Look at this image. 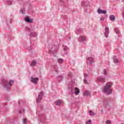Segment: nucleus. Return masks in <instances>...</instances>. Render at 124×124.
I'll use <instances>...</instances> for the list:
<instances>
[{
  "mask_svg": "<svg viewBox=\"0 0 124 124\" xmlns=\"http://www.w3.org/2000/svg\"><path fill=\"white\" fill-rule=\"evenodd\" d=\"M80 38L81 39V40H82V41H85V40H86V37H84L83 36H81L80 37Z\"/></svg>",
  "mask_w": 124,
  "mask_h": 124,
  "instance_id": "nucleus-17",
  "label": "nucleus"
},
{
  "mask_svg": "<svg viewBox=\"0 0 124 124\" xmlns=\"http://www.w3.org/2000/svg\"><path fill=\"white\" fill-rule=\"evenodd\" d=\"M115 16L114 15L110 16V20L111 21H114L115 20Z\"/></svg>",
  "mask_w": 124,
  "mask_h": 124,
  "instance_id": "nucleus-11",
  "label": "nucleus"
},
{
  "mask_svg": "<svg viewBox=\"0 0 124 124\" xmlns=\"http://www.w3.org/2000/svg\"><path fill=\"white\" fill-rule=\"evenodd\" d=\"M84 77H88V75L85 74V75H84Z\"/></svg>",
  "mask_w": 124,
  "mask_h": 124,
  "instance_id": "nucleus-26",
  "label": "nucleus"
},
{
  "mask_svg": "<svg viewBox=\"0 0 124 124\" xmlns=\"http://www.w3.org/2000/svg\"><path fill=\"white\" fill-rule=\"evenodd\" d=\"M27 30H28L29 31H31V29H30V28H29V27H27Z\"/></svg>",
  "mask_w": 124,
  "mask_h": 124,
  "instance_id": "nucleus-24",
  "label": "nucleus"
},
{
  "mask_svg": "<svg viewBox=\"0 0 124 124\" xmlns=\"http://www.w3.org/2000/svg\"><path fill=\"white\" fill-rule=\"evenodd\" d=\"M97 13L98 14H106V13H107V11L98 9L97 10Z\"/></svg>",
  "mask_w": 124,
  "mask_h": 124,
  "instance_id": "nucleus-4",
  "label": "nucleus"
},
{
  "mask_svg": "<svg viewBox=\"0 0 124 124\" xmlns=\"http://www.w3.org/2000/svg\"><path fill=\"white\" fill-rule=\"evenodd\" d=\"M38 80H39V78H31V82L35 85H37Z\"/></svg>",
  "mask_w": 124,
  "mask_h": 124,
  "instance_id": "nucleus-3",
  "label": "nucleus"
},
{
  "mask_svg": "<svg viewBox=\"0 0 124 124\" xmlns=\"http://www.w3.org/2000/svg\"><path fill=\"white\" fill-rule=\"evenodd\" d=\"M84 84H89L87 82V80L85 79L84 81Z\"/></svg>",
  "mask_w": 124,
  "mask_h": 124,
  "instance_id": "nucleus-22",
  "label": "nucleus"
},
{
  "mask_svg": "<svg viewBox=\"0 0 124 124\" xmlns=\"http://www.w3.org/2000/svg\"><path fill=\"white\" fill-rule=\"evenodd\" d=\"M105 35L106 37H108V34H109V28L108 27L105 28Z\"/></svg>",
  "mask_w": 124,
  "mask_h": 124,
  "instance_id": "nucleus-6",
  "label": "nucleus"
},
{
  "mask_svg": "<svg viewBox=\"0 0 124 124\" xmlns=\"http://www.w3.org/2000/svg\"><path fill=\"white\" fill-rule=\"evenodd\" d=\"M106 124H111V121L110 120H107L106 121Z\"/></svg>",
  "mask_w": 124,
  "mask_h": 124,
  "instance_id": "nucleus-18",
  "label": "nucleus"
},
{
  "mask_svg": "<svg viewBox=\"0 0 124 124\" xmlns=\"http://www.w3.org/2000/svg\"><path fill=\"white\" fill-rule=\"evenodd\" d=\"M98 80H100V81H102V82H105V78H100V79H98Z\"/></svg>",
  "mask_w": 124,
  "mask_h": 124,
  "instance_id": "nucleus-19",
  "label": "nucleus"
},
{
  "mask_svg": "<svg viewBox=\"0 0 124 124\" xmlns=\"http://www.w3.org/2000/svg\"><path fill=\"white\" fill-rule=\"evenodd\" d=\"M42 96H43V93L41 92L38 95V98L36 100V102L37 103H38V102H40V101L42 100Z\"/></svg>",
  "mask_w": 124,
  "mask_h": 124,
  "instance_id": "nucleus-2",
  "label": "nucleus"
},
{
  "mask_svg": "<svg viewBox=\"0 0 124 124\" xmlns=\"http://www.w3.org/2000/svg\"><path fill=\"white\" fill-rule=\"evenodd\" d=\"M63 62V59H58V62H59V63H62V62Z\"/></svg>",
  "mask_w": 124,
  "mask_h": 124,
  "instance_id": "nucleus-13",
  "label": "nucleus"
},
{
  "mask_svg": "<svg viewBox=\"0 0 124 124\" xmlns=\"http://www.w3.org/2000/svg\"><path fill=\"white\" fill-rule=\"evenodd\" d=\"M14 81L12 80H10L9 83V87L11 86V85H12V84H13Z\"/></svg>",
  "mask_w": 124,
  "mask_h": 124,
  "instance_id": "nucleus-16",
  "label": "nucleus"
},
{
  "mask_svg": "<svg viewBox=\"0 0 124 124\" xmlns=\"http://www.w3.org/2000/svg\"><path fill=\"white\" fill-rule=\"evenodd\" d=\"M112 86H113V83L109 82L105 85L104 88V93L107 94H111L112 93Z\"/></svg>",
  "mask_w": 124,
  "mask_h": 124,
  "instance_id": "nucleus-1",
  "label": "nucleus"
},
{
  "mask_svg": "<svg viewBox=\"0 0 124 124\" xmlns=\"http://www.w3.org/2000/svg\"><path fill=\"white\" fill-rule=\"evenodd\" d=\"M100 20L101 21H103V20H104V18H101L100 19Z\"/></svg>",
  "mask_w": 124,
  "mask_h": 124,
  "instance_id": "nucleus-23",
  "label": "nucleus"
},
{
  "mask_svg": "<svg viewBox=\"0 0 124 124\" xmlns=\"http://www.w3.org/2000/svg\"><path fill=\"white\" fill-rule=\"evenodd\" d=\"M93 59L92 57H89L87 59V64H92L93 63Z\"/></svg>",
  "mask_w": 124,
  "mask_h": 124,
  "instance_id": "nucleus-5",
  "label": "nucleus"
},
{
  "mask_svg": "<svg viewBox=\"0 0 124 124\" xmlns=\"http://www.w3.org/2000/svg\"><path fill=\"white\" fill-rule=\"evenodd\" d=\"M23 120V124H27V123L28 122V120L26 118H24Z\"/></svg>",
  "mask_w": 124,
  "mask_h": 124,
  "instance_id": "nucleus-15",
  "label": "nucleus"
},
{
  "mask_svg": "<svg viewBox=\"0 0 124 124\" xmlns=\"http://www.w3.org/2000/svg\"><path fill=\"white\" fill-rule=\"evenodd\" d=\"M64 50H65V48H64Z\"/></svg>",
  "mask_w": 124,
  "mask_h": 124,
  "instance_id": "nucleus-27",
  "label": "nucleus"
},
{
  "mask_svg": "<svg viewBox=\"0 0 124 124\" xmlns=\"http://www.w3.org/2000/svg\"><path fill=\"white\" fill-rule=\"evenodd\" d=\"M63 102H62V100H58L56 101V105H60V104H62V103H63Z\"/></svg>",
  "mask_w": 124,
  "mask_h": 124,
  "instance_id": "nucleus-9",
  "label": "nucleus"
},
{
  "mask_svg": "<svg viewBox=\"0 0 124 124\" xmlns=\"http://www.w3.org/2000/svg\"><path fill=\"white\" fill-rule=\"evenodd\" d=\"M104 74H106V70H104Z\"/></svg>",
  "mask_w": 124,
  "mask_h": 124,
  "instance_id": "nucleus-25",
  "label": "nucleus"
},
{
  "mask_svg": "<svg viewBox=\"0 0 124 124\" xmlns=\"http://www.w3.org/2000/svg\"><path fill=\"white\" fill-rule=\"evenodd\" d=\"M89 113L90 114L91 116H94V113L92 110L89 111Z\"/></svg>",
  "mask_w": 124,
  "mask_h": 124,
  "instance_id": "nucleus-12",
  "label": "nucleus"
},
{
  "mask_svg": "<svg viewBox=\"0 0 124 124\" xmlns=\"http://www.w3.org/2000/svg\"><path fill=\"white\" fill-rule=\"evenodd\" d=\"M91 123H92V120H89L88 121L86 122V124H91Z\"/></svg>",
  "mask_w": 124,
  "mask_h": 124,
  "instance_id": "nucleus-21",
  "label": "nucleus"
},
{
  "mask_svg": "<svg viewBox=\"0 0 124 124\" xmlns=\"http://www.w3.org/2000/svg\"><path fill=\"white\" fill-rule=\"evenodd\" d=\"M84 95H90V92L89 91H86L84 93Z\"/></svg>",
  "mask_w": 124,
  "mask_h": 124,
  "instance_id": "nucleus-14",
  "label": "nucleus"
},
{
  "mask_svg": "<svg viewBox=\"0 0 124 124\" xmlns=\"http://www.w3.org/2000/svg\"><path fill=\"white\" fill-rule=\"evenodd\" d=\"M36 65V61L35 60H33L31 62V66H35Z\"/></svg>",
  "mask_w": 124,
  "mask_h": 124,
  "instance_id": "nucleus-10",
  "label": "nucleus"
},
{
  "mask_svg": "<svg viewBox=\"0 0 124 124\" xmlns=\"http://www.w3.org/2000/svg\"><path fill=\"white\" fill-rule=\"evenodd\" d=\"M25 21H26V22H27V23H31V20L30 19L29 17H25Z\"/></svg>",
  "mask_w": 124,
  "mask_h": 124,
  "instance_id": "nucleus-8",
  "label": "nucleus"
},
{
  "mask_svg": "<svg viewBox=\"0 0 124 124\" xmlns=\"http://www.w3.org/2000/svg\"><path fill=\"white\" fill-rule=\"evenodd\" d=\"M114 62H115V63H117V62H118V59H117V58H114Z\"/></svg>",
  "mask_w": 124,
  "mask_h": 124,
  "instance_id": "nucleus-20",
  "label": "nucleus"
},
{
  "mask_svg": "<svg viewBox=\"0 0 124 124\" xmlns=\"http://www.w3.org/2000/svg\"><path fill=\"white\" fill-rule=\"evenodd\" d=\"M79 93H80V90H79V89H78V88L77 87H76L75 88V94H76V95H78Z\"/></svg>",
  "mask_w": 124,
  "mask_h": 124,
  "instance_id": "nucleus-7",
  "label": "nucleus"
}]
</instances>
